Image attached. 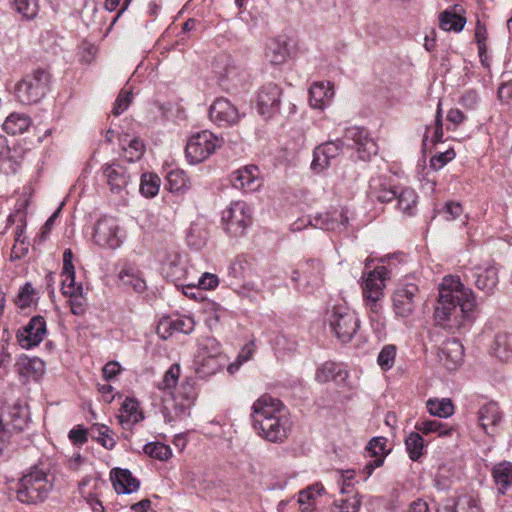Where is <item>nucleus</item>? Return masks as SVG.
I'll return each instance as SVG.
<instances>
[{
	"label": "nucleus",
	"mask_w": 512,
	"mask_h": 512,
	"mask_svg": "<svg viewBox=\"0 0 512 512\" xmlns=\"http://www.w3.org/2000/svg\"><path fill=\"white\" fill-rule=\"evenodd\" d=\"M22 237V230L17 231L15 244L12 247L10 258L11 260L21 259L28 253V244L25 243Z\"/></svg>",
	"instance_id": "64"
},
{
	"label": "nucleus",
	"mask_w": 512,
	"mask_h": 512,
	"mask_svg": "<svg viewBox=\"0 0 512 512\" xmlns=\"http://www.w3.org/2000/svg\"><path fill=\"white\" fill-rule=\"evenodd\" d=\"M443 129H442V108L441 102L438 103L435 121L433 126H426L423 135L422 145L424 148L428 147L429 142L432 146L442 142Z\"/></svg>",
	"instance_id": "34"
},
{
	"label": "nucleus",
	"mask_w": 512,
	"mask_h": 512,
	"mask_svg": "<svg viewBox=\"0 0 512 512\" xmlns=\"http://www.w3.org/2000/svg\"><path fill=\"white\" fill-rule=\"evenodd\" d=\"M281 89L275 83H267L261 87L257 96L258 111L261 115L270 117L280 108Z\"/></svg>",
	"instance_id": "20"
},
{
	"label": "nucleus",
	"mask_w": 512,
	"mask_h": 512,
	"mask_svg": "<svg viewBox=\"0 0 512 512\" xmlns=\"http://www.w3.org/2000/svg\"><path fill=\"white\" fill-rule=\"evenodd\" d=\"M172 321L176 332L189 334L195 328V322L193 318L189 316H177L176 318H172Z\"/></svg>",
	"instance_id": "62"
},
{
	"label": "nucleus",
	"mask_w": 512,
	"mask_h": 512,
	"mask_svg": "<svg viewBox=\"0 0 512 512\" xmlns=\"http://www.w3.org/2000/svg\"><path fill=\"white\" fill-rule=\"evenodd\" d=\"M492 352L501 361H508L512 356V334H497L492 346Z\"/></svg>",
	"instance_id": "39"
},
{
	"label": "nucleus",
	"mask_w": 512,
	"mask_h": 512,
	"mask_svg": "<svg viewBox=\"0 0 512 512\" xmlns=\"http://www.w3.org/2000/svg\"><path fill=\"white\" fill-rule=\"evenodd\" d=\"M442 217L447 221H454L463 213L462 205L459 202L449 201L439 211Z\"/></svg>",
	"instance_id": "61"
},
{
	"label": "nucleus",
	"mask_w": 512,
	"mask_h": 512,
	"mask_svg": "<svg viewBox=\"0 0 512 512\" xmlns=\"http://www.w3.org/2000/svg\"><path fill=\"white\" fill-rule=\"evenodd\" d=\"M395 358L396 347L392 344H387L379 352L377 363L383 371H388L394 366Z\"/></svg>",
	"instance_id": "53"
},
{
	"label": "nucleus",
	"mask_w": 512,
	"mask_h": 512,
	"mask_svg": "<svg viewBox=\"0 0 512 512\" xmlns=\"http://www.w3.org/2000/svg\"><path fill=\"white\" fill-rule=\"evenodd\" d=\"M289 55L287 43L280 38L269 39L265 47V58L274 65L284 63Z\"/></svg>",
	"instance_id": "33"
},
{
	"label": "nucleus",
	"mask_w": 512,
	"mask_h": 512,
	"mask_svg": "<svg viewBox=\"0 0 512 512\" xmlns=\"http://www.w3.org/2000/svg\"><path fill=\"white\" fill-rule=\"evenodd\" d=\"M14 8L23 18L30 20L38 14L39 5L37 0H14Z\"/></svg>",
	"instance_id": "52"
},
{
	"label": "nucleus",
	"mask_w": 512,
	"mask_h": 512,
	"mask_svg": "<svg viewBox=\"0 0 512 512\" xmlns=\"http://www.w3.org/2000/svg\"><path fill=\"white\" fill-rule=\"evenodd\" d=\"M456 154L454 149L449 148L445 151H438L436 155H434L430 159V166L434 170L442 169L448 162L455 158Z\"/></svg>",
	"instance_id": "58"
},
{
	"label": "nucleus",
	"mask_w": 512,
	"mask_h": 512,
	"mask_svg": "<svg viewBox=\"0 0 512 512\" xmlns=\"http://www.w3.org/2000/svg\"><path fill=\"white\" fill-rule=\"evenodd\" d=\"M54 477L35 466L22 476L17 485V499L25 504L43 502L52 491Z\"/></svg>",
	"instance_id": "2"
},
{
	"label": "nucleus",
	"mask_w": 512,
	"mask_h": 512,
	"mask_svg": "<svg viewBox=\"0 0 512 512\" xmlns=\"http://www.w3.org/2000/svg\"><path fill=\"white\" fill-rule=\"evenodd\" d=\"M344 139L352 141L357 151L358 158L368 161L377 154L378 146L369 136V133L362 127H350L345 130Z\"/></svg>",
	"instance_id": "15"
},
{
	"label": "nucleus",
	"mask_w": 512,
	"mask_h": 512,
	"mask_svg": "<svg viewBox=\"0 0 512 512\" xmlns=\"http://www.w3.org/2000/svg\"><path fill=\"white\" fill-rule=\"evenodd\" d=\"M121 144L124 150L125 158L129 162H134L142 157L145 146L139 138L134 137L128 140L126 136L125 138L121 139Z\"/></svg>",
	"instance_id": "45"
},
{
	"label": "nucleus",
	"mask_w": 512,
	"mask_h": 512,
	"mask_svg": "<svg viewBox=\"0 0 512 512\" xmlns=\"http://www.w3.org/2000/svg\"><path fill=\"white\" fill-rule=\"evenodd\" d=\"M502 420V413L495 402H489L480 407L478 421L482 429L490 434L489 429H494Z\"/></svg>",
	"instance_id": "30"
},
{
	"label": "nucleus",
	"mask_w": 512,
	"mask_h": 512,
	"mask_svg": "<svg viewBox=\"0 0 512 512\" xmlns=\"http://www.w3.org/2000/svg\"><path fill=\"white\" fill-rule=\"evenodd\" d=\"M415 429L424 435L436 433L438 436H447L452 432V428H448L446 424L439 420L423 419L417 421Z\"/></svg>",
	"instance_id": "41"
},
{
	"label": "nucleus",
	"mask_w": 512,
	"mask_h": 512,
	"mask_svg": "<svg viewBox=\"0 0 512 512\" xmlns=\"http://www.w3.org/2000/svg\"><path fill=\"white\" fill-rule=\"evenodd\" d=\"M132 102V92L129 90H121L118 97L115 100L112 113L115 116H119L125 112Z\"/></svg>",
	"instance_id": "59"
},
{
	"label": "nucleus",
	"mask_w": 512,
	"mask_h": 512,
	"mask_svg": "<svg viewBox=\"0 0 512 512\" xmlns=\"http://www.w3.org/2000/svg\"><path fill=\"white\" fill-rule=\"evenodd\" d=\"M210 120L219 127L232 126L240 120L238 108L227 98L214 100L209 108Z\"/></svg>",
	"instance_id": "14"
},
{
	"label": "nucleus",
	"mask_w": 512,
	"mask_h": 512,
	"mask_svg": "<svg viewBox=\"0 0 512 512\" xmlns=\"http://www.w3.org/2000/svg\"><path fill=\"white\" fill-rule=\"evenodd\" d=\"M15 372L19 375L23 383L39 379L45 371L44 362L37 358L21 356L15 363Z\"/></svg>",
	"instance_id": "24"
},
{
	"label": "nucleus",
	"mask_w": 512,
	"mask_h": 512,
	"mask_svg": "<svg viewBox=\"0 0 512 512\" xmlns=\"http://www.w3.org/2000/svg\"><path fill=\"white\" fill-rule=\"evenodd\" d=\"M348 377V371L343 364L328 361L322 364L315 373V379L319 383L334 381L343 384Z\"/></svg>",
	"instance_id": "28"
},
{
	"label": "nucleus",
	"mask_w": 512,
	"mask_h": 512,
	"mask_svg": "<svg viewBox=\"0 0 512 512\" xmlns=\"http://www.w3.org/2000/svg\"><path fill=\"white\" fill-rule=\"evenodd\" d=\"M387 439L385 437H374L372 438L367 446L366 453L367 456L377 460L378 458L382 459V463H384L385 457L388 454L386 450Z\"/></svg>",
	"instance_id": "48"
},
{
	"label": "nucleus",
	"mask_w": 512,
	"mask_h": 512,
	"mask_svg": "<svg viewBox=\"0 0 512 512\" xmlns=\"http://www.w3.org/2000/svg\"><path fill=\"white\" fill-rule=\"evenodd\" d=\"M455 512H483L478 497L464 494L458 497L455 503Z\"/></svg>",
	"instance_id": "47"
},
{
	"label": "nucleus",
	"mask_w": 512,
	"mask_h": 512,
	"mask_svg": "<svg viewBox=\"0 0 512 512\" xmlns=\"http://www.w3.org/2000/svg\"><path fill=\"white\" fill-rule=\"evenodd\" d=\"M475 307L473 291L463 285L458 276L447 275L439 285V298L435 308V319L445 326L454 321L460 325Z\"/></svg>",
	"instance_id": "1"
},
{
	"label": "nucleus",
	"mask_w": 512,
	"mask_h": 512,
	"mask_svg": "<svg viewBox=\"0 0 512 512\" xmlns=\"http://www.w3.org/2000/svg\"><path fill=\"white\" fill-rule=\"evenodd\" d=\"M180 372L181 368L179 364L171 365L170 368L165 372L162 380L157 384V387L161 390L174 388L178 382Z\"/></svg>",
	"instance_id": "54"
},
{
	"label": "nucleus",
	"mask_w": 512,
	"mask_h": 512,
	"mask_svg": "<svg viewBox=\"0 0 512 512\" xmlns=\"http://www.w3.org/2000/svg\"><path fill=\"white\" fill-rule=\"evenodd\" d=\"M143 419V414L139 410L138 402L133 398H126L122 403L119 415V421L123 428L129 429Z\"/></svg>",
	"instance_id": "32"
},
{
	"label": "nucleus",
	"mask_w": 512,
	"mask_h": 512,
	"mask_svg": "<svg viewBox=\"0 0 512 512\" xmlns=\"http://www.w3.org/2000/svg\"><path fill=\"white\" fill-rule=\"evenodd\" d=\"M31 118L23 113H11L3 123L5 132L11 135L22 134L30 127Z\"/></svg>",
	"instance_id": "35"
},
{
	"label": "nucleus",
	"mask_w": 512,
	"mask_h": 512,
	"mask_svg": "<svg viewBox=\"0 0 512 512\" xmlns=\"http://www.w3.org/2000/svg\"><path fill=\"white\" fill-rule=\"evenodd\" d=\"M231 183L236 189L244 192H254L262 184L258 168L254 165L245 166L231 174Z\"/></svg>",
	"instance_id": "22"
},
{
	"label": "nucleus",
	"mask_w": 512,
	"mask_h": 512,
	"mask_svg": "<svg viewBox=\"0 0 512 512\" xmlns=\"http://www.w3.org/2000/svg\"><path fill=\"white\" fill-rule=\"evenodd\" d=\"M348 220V216L344 211L335 210L315 215L308 220L307 225L322 230L341 232L346 229ZM304 226L306 224L303 223V220H298L291 225V230L294 232L300 231Z\"/></svg>",
	"instance_id": "11"
},
{
	"label": "nucleus",
	"mask_w": 512,
	"mask_h": 512,
	"mask_svg": "<svg viewBox=\"0 0 512 512\" xmlns=\"http://www.w3.org/2000/svg\"><path fill=\"white\" fill-rule=\"evenodd\" d=\"M70 297L69 304L71 312L74 315L81 316L86 311L87 300L83 297L82 293H74V295H68Z\"/></svg>",
	"instance_id": "63"
},
{
	"label": "nucleus",
	"mask_w": 512,
	"mask_h": 512,
	"mask_svg": "<svg viewBox=\"0 0 512 512\" xmlns=\"http://www.w3.org/2000/svg\"><path fill=\"white\" fill-rule=\"evenodd\" d=\"M252 410L253 426L286 413L281 401L267 394L262 395L254 402Z\"/></svg>",
	"instance_id": "18"
},
{
	"label": "nucleus",
	"mask_w": 512,
	"mask_h": 512,
	"mask_svg": "<svg viewBox=\"0 0 512 512\" xmlns=\"http://www.w3.org/2000/svg\"><path fill=\"white\" fill-rule=\"evenodd\" d=\"M258 435L270 442L283 441L290 431L291 421L287 413L265 420L262 424L253 426Z\"/></svg>",
	"instance_id": "13"
},
{
	"label": "nucleus",
	"mask_w": 512,
	"mask_h": 512,
	"mask_svg": "<svg viewBox=\"0 0 512 512\" xmlns=\"http://www.w3.org/2000/svg\"><path fill=\"white\" fill-rule=\"evenodd\" d=\"M405 448L411 460L417 461L425 449L424 439L419 432H411L405 438Z\"/></svg>",
	"instance_id": "43"
},
{
	"label": "nucleus",
	"mask_w": 512,
	"mask_h": 512,
	"mask_svg": "<svg viewBox=\"0 0 512 512\" xmlns=\"http://www.w3.org/2000/svg\"><path fill=\"white\" fill-rule=\"evenodd\" d=\"M47 335V325L44 317L33 316L16 334L18 344L26 350L37 347Z\"/></svg>",
	"instance_id": "12"
},
{
	"label": "nucleus",
	"mask_w": 512,
	"mask_h": 512,
	"mask_svg": "<svg viewBox=\"0 0 512 512\" xmlns=\"http://www.w3.org/2000/svg\"><path fill=\"white\" fill-rule=\"evenodd\" d=\"M3 417L9 424L11 434L13 431H21L27 424V417L19 407H13L7 416Z\"/></svg>",
	"instance_id": "50"
},
{
	"label": "nucleus",
	"mask_w": 512,
	"mask_h": 512,
	"mask_svg": "<svg viewBox=\"0 0 512 512\" xmlns=\"http://www.w3.org/2000/svg\"><path fill=\"white\" fill-rule=\"evenodd\" d=\"M419 289L413 283L399 286L393 296V308L397 316L409 317L416 306Z\"/></svg>",
	"instance_id": "17"
},
{
	"label": "nucleus",
	"mask_w": 512,
	"mask_h": 512,
	"mask_svg": "<svg viewBox=\"0 0 512 512\" xmlns=\"http://www.w3.org/2000/svg\"><path fill=\"white\" fill-rule=\"evenodd\" d=\"M367 196L372 201L387 203L395 200L396 190L385 177L376 176L369 181Z\"/></svg>",
	"instance_id": "25"
},
{
	"label": "nucleus",
	"mask_w": 512,
	"mask_h": 512,
	"mask_svg": "<svg viewBox=\"0 0 512 512\" xmlns=\"http://www.w3.org/2000/svg\"><path fill=\"white\" fill-rule=\"evenodd\" d=\"M345 144L342 139L330 140L317 146L313 153L311 168L316 172H321L328 168L331 161L338 157Z\"/></svg>",
	"instance_id": "19"
},
{
	"label": "nucleus",
	"mask_w": 512,
	"mask_h": 512,
	"mask_svg": "<svg viewBox=\"0 0 512 512\" xmlns=\"http://www.w3.org/2000/svg\"><path fill=\"white\" fill-rule=\"evenodd\" d=\"M328 322L333 334L342 343L350 342L360 327L356 312L344 305L333 306Z\"/></svg>",
	"instance_id": "5"
},
{
	"label": "nucleus",
	"mask_w": 512,
	"mask_h": 512,
	"mask_svg": "<svg viewBox=\"0 0 512 512\" xmlns=\"http://www.w3.org/2000/svg\"><path fill=\"white\" fill-rule=\"evenodd\" d=\"M475 286L487 295L494 292L498 282V269L494 265L476 266L471 269Z\"/></svg>",
	"instance_id": "21"
},
{
	"label": "nucleus",
	"mask_w": 512,
	"mask_h": 512,
	"mask_svg": "<svg viewBox=\"0 0 512 512\" xmlns=\"http://www.w3.org/2000/svg\"><path fill=\"white\" fill-rule=\"evenodd\" d=\"M118 278L124 286L131 287L136 292H143L146 289L145 281L133 266L125 265L119 272Z\"/></svg>",
	"instance_id": "36"
},
{
	"label": "nucleus",
	"mask_w": 512,
	"mask_h": 512,
	"mask_svg": "<svg viewBox=\"0 0 512 512\" xmlns=\"http://www.w3.org/2000/svg\"><path fill=\"white\" fill-rule=\"evenodd\" d=\"M62 276V293L64 295H74V293H82L83 287L81 284L76 285L75 283V270L73 272H63Z\"/></svg>",
	"instance_id": "57"
},
{
	"label": "nucleus",
	"mask_w": 512,
	"mask_h": 512,
	"mask_svg": "<svg viewBox=\"0 0 512 512\" xmlns=\"http://www.w3.org/2000/svg\"><path fill=\"white\" fill-rule=\"evenodd\" d=\"M334 97L333 85L330 82H315L309 89V103L314 109H324Z\"/></svg>",
	"instance_id": "27"
},
{
	"label": "nucleus",
	"mask_w": 512,
	"mask_h": 512,
	"mask_svg": "<svg viewBox=\"0 0 512 512\" xmlns=\"http://www.w3.org/2000/svg\"><path fill=\"white\" fill-rule=\"evenodd\" d=\"M324 492V487L319 484H313L307 489L299 492L298 503L300 506H304L309 503H314L315 497L321 495Z\"/></svg>",
	"instance_id": "56"
},
{
	"label": "nucleus",
	"mask_w": 512,
	"mask_h": 512,
	"mask_svg": "<svg viewBox=\"0 0 512 512\" xmlns=\"http://www.w3.org/2000/svg\"><path fill=\"white\" fill-rule=\"evenodd\" d=\"M223 140L214 133L203 130L190 136L185 148V155L190 164H198L207 160L216 149L220 148Z\"/></svg>",
	"instance_id": "6"
},
{
	"label": "nucleus",
	"mask_w": 512,
	"mask_h": 512,
	"mask_svg": "<svg viewBox=\"0 0 512 512\" xmlns=\"http://www.w3.org/2000/svg\"><path fill=\"white\" fill-rule=\"evenodd\" d=\"M197 398V390L195 384L191 381H184L178 388L173 398V413L165 414L167 422L181 420L190 415V410Z\"/></svg>",
	"instance_id": "10"
},
{
	"label": "nucleus",
	"mask_w": 512,
	"mask_h": 512,
	"mask_svg": "<svg viewBox=\"0 0 512 512\" xmlns=\"http://www.w3.org/2000/svg\"><path fill=\"white\" fill-rule=\"evenodd\" d=\"M369 310V320L370 325L374 332L381 336L385 330V318L381 313V305L380 303H376L375 311L372 309L371 305H366Z\"/></svg>",
	"instance_id": "55"
},
{
	"label": "nucleus",
	"mask_w": 512,
	"mask_h": 512,
	"mask_svg": "<svg viewBox=\"0 0 512 512\" xmlns=\"http://www.w3.org/2000/svg\"><path fill=\"white\" fill-rule=\"evenodd\" d=\"M219 280L215 274L204 273L198 280L197 284H187V289L199 288L201 290H209L218 286Z\"/></svg>",
	"instance_id": "60"
},
{
	"label": "nucleus",
	"mask_w": 512,
	"mask_h": 512,
	"mask_svg": "<svg viewBox=\"0 0 512 512\" xmlns=\"http://www.w3.org/2000/svg\"><path fill=\"white\" fill-rule=\"evenodd\" d=\"M465 24L466 18L451 10H445L439 16L440 28L445 31L460 32Z\"/></svg>",
	"instance_id": "40"
},
{
	"label": "nucleus",
	"mask_w": 512,
	"mask_h": 512,
	"mask_svg": "<svg viewBox=\"0 0 512 512\" xmlns=\"http://www.w3.org/2000/svg\"><path fill=\"white\" fill-rule=\"evenodd\" d=\"M49 83L50 74L44 69H36L16 84L15 97L23 105L36 104L47 94Z\"/></svg>",
	"instance_id": "4"
},
{
	"label": "nucleus",
	"mask_w": 512,
	"mask_h": 512,
	"mask_svg": "<svg viewBox=\"0 0 512 512\" xmlns=\"http://www.w3.org/2000/svg\"><path fill=\"white\" fill-rule=\"evenodd\" d=\"M492 477L494 479L497 491L505 494L512 488V462L502 461L492 468Z\"/></svg>",
	"instance_id": "31"
},
{
	"label": "nucleus",
	"mask_w": 512,
	"mask_h": 512,
	"mask_svg": "<svg viewBox=\"0 0 512 512\" xmlns=\"http://www.w3.org/2000/svg\"><path fill=\"white\" fill-rule=\"evenodd\" d=\"M389 277V270L385 266H377L369 271L362 283L363 297L366 305H371L375 311L376 303L384 296L385 281Z\"/></svg>",
	"instance_id": "9"
},
{
	"label": "nucleus",
	"mask_w": 512,
	"mask_h": 512,
	"mask_svg": "<svg viewBox=\"0 0 512 512\" xmlns=\"http://www.w3.org/2000/svg\"><path fill=\"white\" fill-rule=\"evenodd\" d=\"M89 435L108 450L113 449L116 445L112 431L104 424H94L89 430Z\"/></svg>",
	"instance_id": "42"
},
{
	"label": "nucleus",
	"mask_w": 512,
	"mask_h": 512,
	"mask_svg": "<svg viewBox=\"0 0 512 512\" xmlns=\"http://www.w3.org/2000/svg\"><path fill=\"white\" fill-rule=\"evenodd\" d=\"M361 506V501L357 493L336 500L332 508V512H358Z\"/></svg>",
	"instance_id": "49"
},
{
	"label": "nucleus",
	"mask_w": 512,
	"mask_h": 512,
	"mask_svg": "<svg viewBox=\"0 0 512 512\" xmlns=\"http://www.w3.org/2000/svg\"><path fill=\"white\" fill-rule=\"evenodd\" d=\"M252 223V208L244 201L232 202L222 212V224L227 234L239 237Z\"/></svg>",
	"instance_id": "7"
},
{
	"label": "nucleus",
	"mask_w": 512,
	"mask_h": 512,
	"mask_svg": "<svg viewBox=\"0 0 512 512\" xmlns=\"http://www.w3.org/2000/svg\"><path fill=\"white\" fill-rule=\"evenodd\" d=\"M426 407L430 415L439 418H448L454 413V405L449 398H430Z\"/></svg>",
	"instance_id": "38"
},
{
	"label": "nucleus",
	"mask_w": 512,
	"mask_h": 512,
	"mask_svg": "<svg viewBox=\"0 0 512 512\" xmlns=\"http://www.w3.org/2000/svg\"><path fill=\"white\" fill-rule=\"evenodd\" d=\"M463 357V346L459 340L454 338L445 340L438 351L439 361L448 370H455L462 363Z\"/></svg>",
	"instance_id": "23"
},
{
	"label": "nucleus",
	"mask_w": 512,
	"mask_h": 512,
	"mask_svg": "<svg viewBox=\"0 0 512 512\" xmlns=\"http://www.w3.org/2000/svg\"><path fill=\"white\" fill-rule=\"evenodd\" d=\"M160 185L161 180L158 175L154 173H146L141 177L139 191L143 196L153 198L158 194Z\"/></svg>",
	"instance_id": "46"
},
{
	"label": "nucleus",
	"mask_w": 512,
	"mask_h": 512,
	"mask_svg": "<svg viewBox=\"0 0 512 512\" xmlns=\"http://www.w3.org/2000/svg\"><path fill=\"white\" fill-rule=\"evenodd\" d=\"M304 279L301 282L299 271L292 272V281L297 283L298 289L311 293L313 290L319 288L323 284V264L319 260H310L306 263L303 271Z\"/></svg>",
	"instance_id": "16"
},
{
	"label": "nucleus",
	"mask_w": 512,
	"mask_h": 512,
	"mask_svg": "<svg viewBox=\"0 0 512 512\" xmlns=\"http://www.w3.org/2000/svg\"><path fill=\"white\" fill-rule=\"evenodd\" d=\"M123 238L124 233L115 218L105 216L96 222L92 239L100 248L117 249Z\"/></svg>",
	"instance_id": "8"
},
{
	"label": "nucleus",
	"mask_w": 512,
	"mask_h": 512,
	"mask_svg": "<svg viewBox=\"0 0 512 512\" xmlns=\"http://www.w3.org/2000/svg\"><path fill=\"white\" fill-rule=\"evenodd\" d=\"M397 208L404 214L413 215L417 204L416 192L408 187L396 190Z\"/></svg>",
	"instance_id": "37"
},
{
	"label": "nucleus",
	"mask_w": 512,
	"mask_h": 512,
	"mask_svg": "<svg viewBox=\"0 0 512 512\" xmlns=\"http://www.w3.org/2000/svg\"><path fill=\"white\" fill-rule=\"evenodd\" d=\"M103 173L112 193L119 194L126 189L130 182V175L126 168L119 164H105L103 166Z\"/></svg>",
	"instance_id": "26"
},
{
	"label": "nucleus",
	"mask_w": 512,
	"mask_h": 512,
	"mask_svg": "<svg viewBox=\"0 0 512 512\" xmlns=\"http://www.w3.org/2000/svg\"><path fill=\"white\" fill-rule=\"evenodd\" d=\"M225 361L218 341L214 338H204L199 342L194 356V370L200 378H206L220 371Z\"/></svg>",
	"instance_id": "3"
},
{
	"label": "nucleus",
	"mask_w": 512,
	"mask_h": 512,
	"mask_svg": "<svg viewBox=\"0 0 512 512\" xmlns=\"http://www.w3.org/2000/svg\"><path fill=\"white\" fill-rule=\"evenodd\" d=\"M144 452L152 458L166 461L172 456L170 446L163 443H147L144 446Z\"/></svg>",
	"instance_id": "51"
},
{
	"label": "nucleus",
	"mask_w": 512,
	"mask_h": 512,
	"mask_svg": "<svg viewBox=\"0 0 512 512\" xmlns=\"http://www.w3.org/2000/svg\"><path fill=\"white\" fill-rule=\"evenodd\" d=\"M110 478L115 491L118 494H130L139 489V481L128 469H113Z\"/></svg>",
	"instance_id": "29"
},
{
	"label": "nucleus",
	"mask_w": 512,
	"mask_h": 512,
	"mask_svg": "<svg viewBox=\"0 0 512 512\" xmlns=\"http://www.w3.org/2000/svg\"><path fill=\"white\" fill-rule=\"evenodd\" d=\"M167 188L171 192H182L189 188V179L186 173L181 169L171 170L167 176Z\"/></svg>",
	"instance_id": "44"
}]
</instances>
